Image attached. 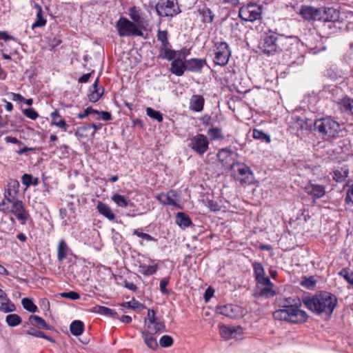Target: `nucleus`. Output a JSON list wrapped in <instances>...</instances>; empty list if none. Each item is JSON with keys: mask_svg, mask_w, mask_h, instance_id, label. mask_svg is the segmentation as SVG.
<instances>
[{"mask_svg": "<svg viewBox=\"0 0 353 353\" xmlns=\"http://www.w3.org/2000/svg\"><path fill=\"white\" fill-rule=\"evenodd\" d=\"M19 182L11 179L4 192V198L0 203V211L5 214H14L21 225H25L30 214L22 201L18 198Z\"/></svg>", "mask_w": 353, "mask_h": 353, "instance_id": "1", "label": "nucleus"}, {"mask_svg": "<svg viewBox=\"0 0 353 353\" xmlns=\"http://www.w3.org/2000/svg\"><path fill=\"white\" fill-rule=\"evenodd\" d=\"M302 301L306 308L316 314H331V293L319 291L314 294H305Z\"/></svg>", "mask_w": 353, "mask_h": 353, "instance_id": "2", "label": "nucleus"}, {"mask_svg": "<svg viewBox=\"0 0 353 353\" xmlns=\"http://www.w3.org/2000/svg\"><path fill=\"white\" fill-rule=\"evenodd\" d=\"M282 40H289L285 35L278 32L277 29H268L265 31L259 43L261 52L267 56H273L282 52Z\"/></svg>", "mask_w": 353, "mask_h": 353, "instance_id": "3", "label": "nucleus"}, {"mask_svg": "<svg viewBox=\"0 0 353 353\" xmlns=\"http://www.w3.org/2000/svg\"><path fill=\"white\" fill-rule=\"evenodd\" d=\"M275 319L286 321L293 323L305 322L308 316L307 313L299 308L298 305H287L283 309L275 311L273 314Z\"/></svg>", "mask_w": 353, "mask_h": 353, "instance_id": "4", "label": "nucleus"}, {"mask_svg": "<svg viewBox=\"0 0 353 353\" xmlns=\"http://www.w3.org/2000/svg\"><path fill=\"white\" fill-rule=\"evenodd\" d=\"M331 8L326 6L316 8L312 6L303 5L301 7L299 14L307 21H331Z\"/></svg>", "mask_w": 353, "mask_h": 353, "instance_id": "5", "label": "nucleus"}, {"mask_svg": "<svg viewBox=\"0 0 353 353\" xmlns=\"http://www.w3.org/2000/svg\"><path fill=\"white\" fill-rule=\"evenodd\" d=\"M118 34L121 37H143L144 25L134 23L125 17H121L115 26Z\"/></svg>", "mask_w": 353, "mask_h": 353, "instance_id": "6", "label": "nucleus"}, {"mask_svg": "<svg viewBox=\"0 0 353 353\" xmlns=\"http://www.w3.org/2000/svg\"><path fill=\"white\" fill-rule=\"evenodd\" d=\"M261 6L250 2L241 6L239 11V17L243 21L253 22L261 19Z\"/></svg>", "mask_w": 353, "mask_h": 353, "instance_id": "7", "label": "nucleus"}, {"mask_svg": "<svg viewBox=\"0 0 353 353\" xmlns=\"http://www.w3.org/2000/svg\"><path fill=\"white\" fill-rule=\"evenodd\" d=\"M231 50L225 41H218L214 43V63L216 65L225 66L228 64L231 57Z\"/></svg>", "mask_w": 353, "mask_h": 353, "instance_id": "8", "label": "nucleus"}, {"mask_svg": "<svg viewBox=\"0 0 353 353\" xmlns=\"http://www.w3.org/2000/svg\"><path fill=\"white\" fill-rule=\"evenodd\" d=\"M155 9L160 17H174L180 12L176 0H161L157 3Z\"/></svg>", "mask_w": 353, "mask_h": 353, "instance_id": "9", "label": "nucleus"}, {"mask_svg": "<svg viewBox=\"0 0 353 353\" xmlns=\"http://www.w3.org/2000/svg\"><path fill=\"white\" fill-rule=\"evenodd\" d=\"M188 146L199 155L205 154L209 148V140L203 134H197L189 139Z\"/></svg>", "mask_w": 353, "mask_h": 353, "instance_id": "10", "label": "nucleus"}, {"mask_svg": "<svg viewBox=\"0 0 353 353\" xmlns=\"http://www.w3.org/2000/svg\"><path fill=\"white\" fill-rule=\"evenodd\" d=\"M144 324L149 330L154 333L163 332L166 330L164 323L157 317L156 312L152 309H148Z\"/></svg>", "mask_w": 353, "mask_h": 353, "instance_id": "11", "label": "nucleus"}, {"mask_svg": "<svg viewBox=\"0 0 353 353\" xmlns=\"http://www.w3.org/2000/svg\"><path fill=\"white\" fill-rule=\"evenodd\" d=\"M234 167L236 168V172L239 175L244 176V178L240 179L241 183H252V180L254 179V174L248 165L243 162L234 161L232 163L231 168Z\"/></svg>", "mask_w": 353, "mask_h": 353, "instance_id": "12", "label": "nucleus"}, {"mask_svg": "<svg viewBox=\"0 0 353 353\" xmlns=\"http://www.w3.org/2000/svg\"><path fill=\"white\" fill-rule=\"evenodd\" d=\"M252 265L255 281L257 283L261 285H272L270 278L265 276L264 268L260 262L253 261Z\"/></svg>", "mask_w": 353, "mask_h": 353, "instance_id": "13", "label": "nucleus"}, {"mask_svg": "<svg viewBox=\"0 0 353 353\" xmlns=\"http://www.w3.org/2000/svg\"><path fill=\"white\" fill-rule=\"evenodd\" d=\"M241 308L233 304H225L223 305H217L216 307V312L217 314L225 316L230 319L238 318L241 315Z\"/></svg>", "mask_w": 353, "mask_h": 353, "instance_id": "14", "label": "nucleus"}, {"mask_svg": "<svg viewBox=\"0 0 353 353\" xmlns=\"http://www.w3.org/2000/svg\"><path fill=\"white\" fill-rule=\"evenodd\" d=\"M285 39H290L282 40V51L285 50L286 52H289L292 55L298 54L299 39L296 36H285Z\"/></svg>", "mask_w": 353, "mask_h": 353, "instance_id": "15", "label": "nucleus"}, {"mask_svg": "<svg viewBox=\"0 0 353 353\" xmlns=\"http://www.w3.org/2000/svg\"><path fill=\"white\" fill-rule=\"evenodd\" d=\"M178 196L176 191L170 190L168 193L159 194L156 198L162 204L180 208L177 203L176 197Z\"/></svg>", "mask_w": 353, "mask_h": 353, "instance_id": "16", "label": "nucleus"}, {"mask_svg": "<svg viewBox=\"0 0 353 353\" xmlns=\"http://www.w3.org/2000/svg\"><path fill=\"white\" fill-rule=\"evenodd\" d=\"M186 70L196 73H200L204 66L208 65L205 59L192 58L185 59Z\"/></svg>", "mask_w": 353, "mask_h": 353, "instance_id": "17", "label": "nucleus"}, {"mask_svg": "<svg viewBox=\"0 0 353 353\" xmlns=\"http://www.w3.org/2000/svg\"><path fill=\"white\" fill-rule=\"evenodd\" d=\"M294 127L301 130H309L314 126V119L307 118L305 116H294Z\"/></svg>", "mask_w": 353, "mask_h": 353, "instance_id": "18", "label": "nucleus"}, {"mask_svg": "<svg viewBox=\"0 0 353 353\" xmlns=\"http://www.w3.org/2000/svg\"><path fill=\"white\" fill-rule=\"evenodd\" d=\"M99 80L97 78L89 90L88 98L90 102L95 103L98 101L104 93V88L99 86Z\"/></svg>", "mask_w": 353, "mask_h": 353, "instance_id": "19", "label": "nucleus"}, {"mask_svg": "<svg viewBox=\"0 0 353 353\" xmlns=\"http://www.w3.org/2000/svg\"><path fill=\"white\" fill-rule=\"evenodd\" d=\"M305 192L312 196L314 200L324 196L325 191L323 185L309 183L305 188Z\"/></svg>", "mask_w": 353, "mask_h": 353, "instance_id": "20", "label": "nucleus"}, {"mask_svg": "<svg viewBox=\"0 0 353 353\" xmlns=\"http://www.w3.org/2000/svg\"><path fill=\"white\" fill-rule=\"evenodd\" d=\"M72 255V251L64 239H61L57 245V260L62 262L68 258V256Z\"/></svg>", "mask_w": 353, "mask_h": 353, "instance_id": "21", "label": "nucleus"}, {"mask_svg": "<svg viewBox=\"0 0 353 353\" xmlns=\"http://www.w3.org/2000/svg\"><path fill=\"white\" fill-rule=\"evenodd\" d=\"M170 72L177 77H181L184 74L186 70L185 60L183 61L181 58L178 57L173 60L170 64Z\"/></svg>", "mask_w": 353, "mask_h": 353, "instance_id": "22", "label": "nucleus"}, {"mask_svg": "<svg viewBox=\"0 0 353 353\" xmlns=\"http://www.w3.org/2000/svg\"><path fill=\"white\" fill-rule=\"evenodd\" d=\"M154 332L150 330H142L141 336L148 347L155 350L158 347L157 338Z\"/></svg>", "mask_w": 353, "mask_h": 353, "instance_id": "23", "label": "nucleus"}, {"mask_svg": "<svg viewBox=\"0 0 353 353\" xmlns=\"http://www.w3.org/2000/svg\"><path fill=\"white\" fill-rule=\"evenodd\" d=\"M337 105L342 113L353 116V99L349 97L343 98L337 102Z\"/></svg>", "mask_w": 353, "mask_h": 353, "instance_id": "24", "label": "nucleus"}, {"mask_svg": "<svg viewBox=\"0 0 353 353\" xmlns=\"http://www.w3.org/2000/svg\"><path fill=\"white\" fill-rule=\"evenodd\" d=\"M205 100L202 95L194 94L190 101V108L194 112H201L203 110Z\"/></svg>", "mask_w": 353, "mask_h": 353, "instance_id": "25", "label": "nucleus"}, {"mask_svg": "<svg viewBox=\"0 0 353 353\" xmlns=\"http://www.w3.org/2000/svg\"><path fill=\"white\" fill-rule=\"evenodd\" d=\"M29 321L33 326L37 327L38 328L46 330H53L52 326L48 325L43 318L39 316L32 314L29 317Z\"/></svg>", "mask_w": 353, "mask_h": 353, "instance_id": "26", "label": "nucleus"}, {"mask_svg": "<svg viewBox=\"0 0 353 353\" xmlns=\"http://www.w3.org/2000/svg\"><path fill=\"white\" fill-rule=\"evenodd\" d=\"M175 222L181 229H185L192 225L190 216L183 212L176 213Z\"/></svg>", "mask_w": 353, "mask_h": 353, "instance_id": "27", "label": "nucleus"}, {"mask_svg": "<svg viewBox=\"0 0 353 353\" xmlns=\"http://www.w3.org/2000/svg\"><path fill=\"white\" fill-rule=\"evenodd\" d=\"M98 212L110 221L115 219V214L108 205L103 202H98L97 205Z\"/></svg>", "mask_w": 353, "mask_h": 353, "instance_id": "28", "label": "nucleus"}, {"mask_svg": "<svg viewBox=\"0 0 353 353\" xmlns=\"http://www.w3.org/2000/svg\"><path fill=\"white\" fill-rule=\"evenodd\" d=\"M178 52L172 49L171 47H167L165 48L159 49V57L161 59L167 61H173L177 58Z\"/></svg>", "mask_w": 353, "mask_h": 353, "instance_id": "29", "label": "nucleus"}, {"mask_svg": "<svg viewBox=\"0 0 353 353\" xmlns=\"http://www.w3.org/2000/svg\"><path fill=\"white\" fill-rule=\"evenodd\" d=\"M198 12L202 17V22L204 23H211L214 19V14L207 6H203L198 10Z\"/></svg>", "mask_w": 353, "mask_h": 353, "instance_id": "30", "label": "nucleus"}, {"mask_svg": "<svg viewBox=\"0 0 353 353\" xmlns=\"http://www.w3.org/2000/svg\"><path fill=\"white\" fill-rule=\"evenodd\" d=\"M314 127L320 133L326 134L327 130H331V124L329 119H314Z\"/></svg>", "mask_w": 353, "mask_h": 353, "instance_id": "31", "label": "nucleus"}, {"mask_svg": "<svg viewBox=\"0 0 353 353\" xmlns=\"http://www.w3.org/2000/svg\"><path fill=\"white\" fill-rule=\"evenodd\" d=\"M240 327L235 328L234 327H230L227 325H222L220 327V334L221 336L228 340L229 339L235 338V334L238 330H241Z\"/></svg>", "mask_w": 353, "mask_h": 353, "instance_id": "32", "label": "nucleus"}, {"mask_svg": "<svg viewBox=\"0 0 353 353\" xmlns=\"http://www.w3.org/2000/svg\"><path fill=\"white\" fill-rule=\"evenodd\" d=\"M265 288L261 289L258 292L254 294L255 297H262L269 299L274 297L276 295V292L273 290L274 284L272 285H263Z\"/></svg>", "mask_w": 353, "mask_h": 353, "instance_id": "33", "label": "nucleus"}, {"mask_svg": "<svg viewBox=\"0 0 353 353\" xmlns=\"http://www.w3.org/2000/svg\"><path fill=\"white\" fill-rule=\"evenodd\" d=\"M168 30H159L157 34V41L161 43L159 49L165 48L167 47H171V44L168 39Z\"/></svg>", "mask_w": 353, "mask_h": 353, "instance_id": "34", "label": "nucleus"}, {"mask_svg": "<svg viewBox=\"0 0 353 353\" xmlns=\"http://www.w3.org/2000/svg\"><path fill=\"white\" fill-rule=\"evenodd\" d=\"M70 330L72 335L79 336L81 335L84 331V323L80 320L73 321L70 325Z\"/></svg>", "mask_w": 353, "mask_h": 353, "instance_id": "35", "label": "nucleus"}, {"mask_svg": "<svg viewBox=\"0 0 353 353\" xmlns=\"http://www.w3.org/2000/svg\"><path fill=\"white\" fill-rule=\"evenodd\" d=\"M333 179L337 182L345 181L349 174V170L347 166H343L333 171Z\"/></svg>", "mask_w": 353, "mask_h": 353, "instance_id": "36", "label": "nucleus"}, {"mask_svg": "<svg viewBox=\"0 0 353 353\" xmlns=\"http://www.w3.org/2000/svg\"><path fill=\"white\" fill-rule=\"evenodd\" d=\"M61 115L58 110H55L50 114V117L52 118V121L51 122V125H55L64 131L67 130V128L68 127V125L66 123L65 121L61 119L59 121H57L56 119L59 117H60Z\"/></svg>", "mask_w": 353, "mask_h": 353, "instance_id": "37", "label": "nucleus"}, {"mask_svg": "<svg viewBox=\"0 0 353 353\" xmlns=\"http://www.w3.org/2000/svg\"><path fill=\"white\" fill-rule=\"evenodd\" d=\"M234 154L237 155V153H234V151L231 149L225 148H221L219 150L217 157L222 163H227L228 158L232 157Z\"/></svg>", "mask_w": 353, "mask_h": 353, "instance_id": "38", "label": "nucleus"}, {"mask_svg": "<svg viewBox=\"0 0 353 353\" xmlns=\"http://www.w3.org/2000/svg\"><path fill=\"white\" fill-rule=\"evenodd\" d=\"M112 200L117 204L118 207L126 208L128 205H133V203H130V201L127 200L125 196L119 194H114L112 196Z\"/></svg>", "mask_w": 353, "mask_h": 353, "instance_id": "39", "label": "nucleus"}, {"mask_svg": "<svg viewBox=\"0 0 353 353\" xmlns=\"http://www.w3.org/2000/svg\"><path fill=\"white\" fill-rule=\"evenodd\" d=\"M340 12L334 10L332 12V29L336 28L339 30H343L346 27V23H345L342 20H339Z\"/></svg>", "mask_w": 353, "mask_h": 353, "instance_id": "40", "label": "nucleus"}, {"mask_svg": "<svg viewBox=\"0 0 353 353\" xmlns=\"http://www.w3.org/2000/svg\"><path fill=\"white\" fill-rule=\"evenodd\" d=\"M139 272L145 276H151L154 274L159 268L158 265H147L145 264L139 265Z\"/></svg>", "mask_w": 353, "mask_h": 353, "instance_id": "41", "label": "nucleus"}, {"mask_svg": "<svg viewBox=\"0 0 353 353\" xmlns=\"http://www.w3.org/2000/svg\"><path fill=\"white\" fill-rule=\"evenodd\" d=\"M252 137L254 139L261 140V141H264L267 143H270L271 142L270 135L264 132L261 130L254 129L252 131Z\"/></svg>", "mask_w": 353, "mask_h": 353, "instance_id": "42", "label": "nucleus"}, {"mask_svg": "<svg viewBox=\"0 0 353 353\" xmlns=\"http://www.w3.org/2000/svg\"><path fill=\"white\" fill-rule=\"evenodd\" d=\"M211 141L221 140L223 139L222 130L220 128H210L207 131Z\"/></svg>", "mask_w": 353, "mask_h": 353, "instance_id": "43", "label": "nucleus"}, {"mask_svg": "<svg viewBox=\"0 0 353 353\" xmlns=\"http://www.w3.org/2000/svg\"><path fill=\"white\" fill-rule=\"evenodd\" d=\"M6 322L10 327H15L22 322L21 317L17 314H10L6 316Z\"/></svg>", "mask_w": 353, "mask_h": 353, "instance_id": "44", "label": "nucleus"}, {"mask_svg": "<svg viewBox=\"0 0 353 353\" xmlns=\"http://www.w3.org/2000/svg\"><path fill=\"white\" fill-rule=\"evenodd\" d=\"M129 15L133 23L143 25L141 18L140 10L137 9L135 6L130 8Z\"/></svg>", "mask_w": 353, "mask_h": 353, "instance_id": "45", "label": "nucleus"}, {"mask_svg": "<svg viewBox=\"0 0 353 353\" xmlns=\"http://www.w3.org/2000/svg\"><path fill=\"white\" fill-rule=\"evenodd\" d=\"M23 308L32 313L38 312L37 306L33 303L32 299L29 298H23L21 301Z\"/></svg>", "mask_w": 353, "mask_h": 353, "instance_id": "46", "label": "nucleus"}, {"mask_svg": "<svg viewBox=\"0 0 353 353\" xmlns=\"http://www.w3.org/2000/svg\"><path fill=\"white\" fill-rule=\"evenodd\" d=\"M121 305L123 307L130 308L134 310H143L145 308V306L143 303H139L134 298L130 301L121 303Z\"/></svg>", "mask_w": 353, "mask_h": 353, "instance_id": "47", "label": "nucleus"}, {"mask_svg": "<svg viewBox=\"0 0 353 353\" xmlns=\"http://www.w3.org/2000/svg\"><path fill=\"white\" fill-rule=\"evenodd\" d=\"M26 334L30 335V336H34L35 337H38V338H41V339H44L48 341H51V342L54 341V339L51 336H48L43 332L37 330L34 328H30V330H28L26 332Z\"/></svg>", "mask_w": 353, "mask_h": 353, "instance_id": "48", "label": "nucleus"}, {"mask_svg": "<svg viewBox=\"0 0 353 353\" xmlns=\"http://www.w3.org/2000/svg\"><path fill=\"white\" fill-rule=\"evenodd\" d=\"M316 283V280L313 276H310L309 277H303L300 284L302 287L311 290L312 289Z\"/></svg>", "mask_w": 353, "mask_h": 353, "instance_id": "49", "label": "nucleus"}, {"mask_svg": "<svg viewBox=\"0 0 353 353\" xmlns=\"http://www.w3.org/2000/svg\"><path fill=\"white\" fill-rule=\"evenodd\" d=\"M6 302H3L0 305V310L4 313H9L16 310L15 305L8 298Z\"/></svg>", "mask_w": 353, "mask_h": 353, "instance_id": "50", "label": "nucleus"}, {"mask_svg": "<svg viewBox=\"0 0 353 353\" xmlns=\"http://www.w3.org/2000/svg\"><path fill=\"white\" fill-rule=\"evenodd\" d=\"M38 8L39 10L37 13V20L32 25V30L37 27L44 26L47 22L43 17L41 8L40 6H38Z\"/></svg>", "mask_w": 353, "mask_h": 353, "instance_id": "51", "label": "nucleus"}, {"mask_svg": "<svg viewBox=\"0 0 353 353\" xmlns=\"http://www.w3.org/2000/svg\"><path fill=\"white\" fill-rule=\"evenodd\" d=\"M146 114L150 117V118L157 120L158 122H162L163 117V114L160 112L159 111L155 110L152 108H147L146 110Z\"/></svg>", "mask_w": 353, "mask_h": 353, "instance_id": "52", "label": "nucleus"}, {"mask_svg": "<svg viewBox=\"0 0 353 353\" xmlns=\"http://www.w3.org/2000/svg\"><path fill=\"white\" fill-rule=\"evenodd\" d=\"M290 58L293 59L290 63V67H296L297 65H301L303 63L305 60V57L302 54H301L298 51V54L292 55L290 54Z\"/></svg>", "mask_w": 353, "mask_h": 353, "instance_id": "53", "label": "nucleus"}, {"mask_svg": "<svg viewBox=\"0 0 353 353\" xmlns=\"http://www.w3.org/2000/svg\"><path fill=\"white\" fill-rule=\"evenodd\" d=\"M142 229H134L133 230V232L132 234L134 235H136L137 236L142 239L143 240H145V241H154V242H157V239H155L154 237L152 236L151 235L147 234V233H144V232H142L141 230Z\"/></svg>", "mask_w": 353, "mask_h": 353, "instance_id": "54", "label": "nucleus"}, {"mask_svg": "<svg viewBox=\"0 0 353 353\" xmlns=\"http://www.w3.org/2000/svg\"><path fill=\"white\" fill-rule=\"evenodd\" d=\"M95 311L102 315L113 316L117 314V312L109 307L105 306H97L95 307Z\"/></svg>", "mask_w": 353, "mask_h": 353, "instance_id": "55", "label": "nucleus"}, {"mask_svg": "<svg viewBox=\"0 0 353 353\" xmlns=\"http://www.w3.org/2000/svg\"><path fill=\"white\" fill-rule=\"evenodd\" d=\"M339 274L353 288V272L349 269L344 268L339 272Z\"/></svg>", "mask_w": 353, "mask_h": 353, "instance_id": "56", "label": "nucleus"}, {"mask_svg": "<svg viewBox=\"0 0 353 353\" xmlns=\"http://www.w3.org/2000/svg\"><path fill=\"white\" fill-rule=\"evenodd\" d=\"M173 344V339L169 335H163L159 340V345L162 347H169Z\"/></svg>", "mask_w": 353, "mask_h": 353, "instance_id": "57", "label": "nucleus"}, {"mask_svg": "<svg viewBox=\"0 0 353 353\" xmlns=\"http://www.w3.org/2000/svg\"><path fill=\"white\" fill-rule=\"evenodd\" d=\"M94 114L99 115L97 117V119H102L103 121H108L112 119V114L110 112L107 111H99L94 109Z\"/></svg>", "mask_w": 353, "mask_h": 353, "instance_id": "58", "label": "nucleus"}, {"mask_svg": "<svg viewBox=\"0 0 353 353\" xmlns=\"http://www.w3.org/2000/svg\"><path fill=\"white\" fill-rule=\"evenodd\" d=\"M22 112L24 115L32 120H36L39 117L38 112L32 108L23 109Z\"/></svg>", "mask_w": 353, "mask_h": 353, "instance_id": "59", "label": "nucleus"}, {"mask_svg": "<svg viewBox=\"0 0 353 353\" xmlns=\"http://www.w3.org/2000/svg\"><path fill=\"white\" fill-rule=\"evenodd\" d=\"M61 297L69 299L70 300H78L80 299V294L75 291L64 292L60 294Z\"/></svg>", "mask_w": 353, "mask_h": 353, "instance_id": "60", "label": "nucleus"}, {"mask_svg": "<svg viewBox=\"0 0 353 353\" xmlns=\"http://www.w3.org/2000/svg\"><path fill=\"white\" fill-rule=\"evenodd\" d=\"M345 202L351 206H353V184L348 185L345 196Z\"/></svg>", "mask_w": 353, "mask_h": 353, "instance_id": "61", "label": "nucleus"}, {"mask_svg": "<svg viewBox=\"0 0 353 353\" xmlns=\"http://www.w3.org/2000/svg\"><path fill=\"white\" fill-rule=\"evenodd\" d=\"M170 282V277H164L160 281V291L162 294H167L168 290L166 288V286L168 285Z\"/></svg>", "mask_w": 353, "mask_h": 353, "instance_id": "62", "label": "nucleus"}, {"mask_svg": "<svg viewBox=\"0 0 353 353\" xmlns=\"http://www.w3.org/2000/svg\"><path fill=\"white\" fill-rule=\"evenodd\" d=\"M32 175L30 174H24L21 177V182L26 188H29L32 185Z\"/></svg>", "mask_w": 353, "mask_h": 353, "instance_id": "63", "label": "nucleus"}, {"mask_svg": "<svg viewBox=\"0 0 353 353\" xmlns=\"http://www.w3.org/2000/svg\"><path fill=\"white\" fill-rule=\"evenodd\" d=\"M94 112V108H92V107H88L87 108H85L83 110V112L79 113V114H77V118L79 119H83L85 117H86L87 116L93 114Z\"/></svg>", "mask_w": 353, "mask_h": 353, "instance_id": "64", "label": "nucleus"}]
</instances>
